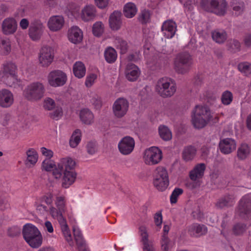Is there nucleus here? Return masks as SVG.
<instances>
[{"label": "nucleus", "instance_id": "1", "mask_svg": "<svg viewBox=\"0 0 251 251\" xmlns=\"http://www.w3.org/2000/svg\"><path fill=\"white\" fill-rule=\"evenodd\" d=\"M213 120L210 108L205 105H198L195 106L191 122L195 128L201 129Z\"/></svg>", "mask_w": 251, "mask_h": 251}, {"label": "nucleus", "instance_id": "2", "mask_svg": "<svg viewBox=\"0 0 251 251\" xmlns=\"http://www.w3.org/2000/svg\"><path fill=\"white\" fill-rule=\"evenodd\" d=\"M22 234L26 242L32 248H38L43 242L42 235L39 229L30 224H25L23 228Z\"/></svg>", "mask_w": 251, "mask_h": 251}, {"label": "nucleus", "instance_id": "3", "mask_svg": "<svg viewBox=\"0 0 251 251\" xmlns=\"http://www.w3.org/2000/svg\"><path fill=\"white\" fill-rule=\"evenodd\" d=\"M156 90L162 98L171 97L176 92V83L171 78L162 77L158 80L156 85Z\"/></svg>", "mask_w": 251, "mask_h": 251}, {"label": "nucleus", "instance_id": "4", "mask_svg": "<svg viewBox=\"0 0 251 251\" xmlns=\"http://www.w3.org/2000/svg\"><path fill=\"white\" fill-rule=\"evenodd\" d=\"M154 186L159 191H165L169 185V179L168 171L165 167H157L153 173Z\"/></svg>", "mask_w": 251, "mask_h": 251}, {"label": "nucleus", "instance_id": "5", "mask_svg": "<svg viewBox=\"0 0 251 251\" xmlns=\"http://www.w3.org/2000/svg\"><path fill=\"white\" fill-rule=\"evenodd\" d=\"M193 64V59L190 54L186 52L179 53L176 56L174 61V68L176 71L181 74H185L190 70Z\"/></svg>", "mask_w": 251, "mask_h": 251}, {"label": "nucleus", "instance_id": "6", "mask_svg": "<svg viewBox=\"0 0 251 251\" xmlns=\"http://www.w3.org/2000/svg\"><path fill=\"white\" fill-rule=\"evenodd\" d=\"M227 2L226 0H201V6L206 11L223 16L226 11Z\"/></svg>", "mask_w": 251, "mask_h": 251}, {"label": "nucleus", "instance_id": "7", "mask_svg": "<svg viewBox=\"0 0 251 251\" xmlns=\"http://www.w3.org/2000/svg\"><path fill=\"white\" fill-rule=\"evenodd\" d=\"M45 92V87L42 83L33 82L25 88L24 91V96L27 100L35 101L43 97Z\"/></svg>", "mask_w": 251, "mask_h": 251}, {"label": "nucleus", "instance_id": "8", "mask_svg": "<svg viewBox=\"0 0 251 251\" xmlns=\"http://www.w3.org/2000/svg\"><path fill=\"white\" fill-rule=\"evenodd\" d=\"M75 165V162L70 158H64L61 159L57 166L52 170V175L55 179H59L61 177L62 174L67 169H74Z\"/></svg>", "mask_w": 251, "mask_h": 251}, {"label": "nucleus", "instance_id": "9", "mask_svg": "<svg viewBox=\"0 0 251 251\" xmlns=\"http://www.w3.org/2000/svg\"><path fill=\"white\" fill-rule=\"evenodd\" d=\"M162 158V151L157 147H152L145 151L144 159L145 163L147 165L157 164L160 162Z\"/></svg>", "mask_w": 251, "mask_h": 251}, {"label": "nucleus", "instance_id": "10", "mask_svg": "<svg viewBox=\"0 0 251 251\" xmlns=\"http://www.w3.org/2000/svg\"><path fill=\"white\" fill-rule=\"evenodd\" d=\"M54 59V50L48 46L41 48L38 54L39 64L44 67H48L52 62Z\"/></svg>", "mask_w": 251, "mask_h": 251}, {"label": "nucleus", "instance_id": "11", "mask_svg": "<svg viewBox=\"0 0 251 251\" xmlns=\"http://www.w3.org/2000/svg\"><path fill=\"white\" fill-rule=\"evenodd\" d=\"M129 106V102L126 99L124 98L117 99L112 106L114 115L117 118L124 117L127 113Z\"/></svg>", "mask_w": 251, "mask_h": 251}, {"label": "nucleus", "instance_id": "12", "mask_svg": "<svg viewBox=\"0 0 251 251\" xmlns=\"http://www.w3.org/2000/svg\"><path fill=\"white\" fill-rule=\"evenodd\" d=\"M48 80L50 86L56 87L64 85L67 81V76L62 71L53 70L49 73Z\"/></svg>", "mask_w": 251, "mask_h": 251}, {"label": "nucleus", "instance_id": "13", "mask_svg": "<svg viewBox=\"0 0 251 251\" xmlns=\"http://www.w3.org/2000/svg\"><path fill=\"white\" fill-rule=\"evenodd\" d=\"M139 234L141 236V242L143 244V251H156L153 242L149 240L147 227L142 226L139 227Z\"/></svg>", "mask_w": 251, "mask_h": 251}, {"label": "nucleus", "instance_id": "14", "mask_svg": "<svg viewBox=\"0 0 251 251\" xmlns=\"http://www.w3.org/2000/svg\"><path fill=\"white\" fill-rule=\"evenodd\" d=\"M134 146V140L130 136L124 137L118 144L119 150L120 152L124 155L130 154L133 151Z\"/></svg>", "mask_w": 251, "mask_h": 251}, {"label": "nucleus", "instance_id": "15", "mask_svg": "<svg viewBox=\"0 0 251 251\" xmlns=\"http://www.w3.org/2000/svg\"><path fill=\"white\" fill-rule=\"evenodd\" d=\"M237 214L243 218L251 212V199L247 196L242 198L237 210Z\"/></svg>", "mask_w": 251, "mask_h": 251}, {"label": "nucleus", "instance_id": "16", "mask_svg": "<svg viewBox=\"0 0 251 251\" xmlns=\"http://www.w3.org/2000/svg\"><path fill=\"white\" fill-rule=\"evenodd\" d=\"M14 95L9 90L2 89L0 91V106L9 108L14 103Z\"/></svg>", "mask_w": 251, "mask_h": 251}, {"label": "nucleus", "instance_id": "17", "mask_svg": "<svg viewBox=\"0 0 251 251\" xmlns=\"http://www.w3.org/2000/svg\"><path fill=\"white\" fill-rule=\"evenodd\" d=\"M219 146L221 152L227 154L235 150L236 144L234 140L227 138L221 140Z\"/></svg>", "mask_w": 251, "mask_h": 251}, {"label": "nucleus", "instance_id": "18", "mask_svg": "<svg viewBox=\"0 0 251 251\" xmlns=\"http://www.w3.org/2000/svg\"><path fill=\"white\" fill-rule=\"evenodd\" d=\"M176 27V24L174 21L168 20L163 23L161 30L166 38H171L175 35Z\"/></svg>", "mask_w": 251, "mask_h": 251}, {"label": "nucleus", "instance_id": "19", "mask_svg": "<svg viewBox=\"0 0 251 251\" xmlns=\"http://www.w3.org/2000/svg\"><path fill=\"white\" fill-rule=\"evenodd\" d=\"M207 232V227L202 224L194 223L188 227V232L192 237H198L205 234Z\"/></svg>", "mask_w": 251, "mask_h": 251}, {"label": "nucleus", "instance_id": "20", "mask_svg": "<svg viewBox=\"0 0 251 251\" xmlns=\"http://www.w3.org/2000/svg\"><path fill=\"white\" fill-rule=\"evenodd\" d=\"M122 13L118 11H114L109 16V24L113 30H119L122 25Z\"/></svg>", "mask_w": 251, "mask_h": 251}, {"label": "nucleus", "instance_id": "21", "mask_svg": "<svg viewBox=\"0 0 251 251\" xmlns=\"http://www.w3.org/2000/svg\"><path fill=\"white\" fill-rule=\"evenodd\" d=\"M68 36L70 41L76 44L82 40L83 33L77 26H73L69 29Z\"/></svg>", "mask_w": 251, "mask_h": 251}, {"label": "nucleus", "instance_id": "22", "mask_svg": "<svg viewBox=\"0 0 251 251\" xmlns=\"http://www.w3.org/2000/svg\"><path fill=\"white\" fill-rule=\"evenodd\" d=\"M96 15L97 10L93 5H86L81 11V17L85 22L94 20Z\"/></svg>", "mask_w": 251, "mask_h": 251}, {"label": "nucleus", "instance_id": "23", "mask_svg": "<svg viewBox=\"0 0 251 251\" xmlns=\"http://www.w3.org/2000/svg\"><path fill=\"white\" fill-rule=\"evenodd\" d=\"M73 169H67L64 172L62 180V186L65 188H69L73 184L76 177V173Z\"/></svg>", "mask_w": 251, "mask_h": 251}, {"label": "nucleus", "instance_id": "24", "mask_svg": "<svg viewBox=\"0 0 251 251\" xmlns=\"http://www.w3.org/2000/svg\"><path fill=\"white\" fill-rule=\"evenodd\" d=\"M17 29V24L13 18H6L2 22V30L5 35L14 33Z\"/></svg>", "mask_w": 251, "mask_h": 251}, {"label": "nucleus", "instance_id": "25", "mask_svg": "<svg viewBox=\"0 0 251 251\" xmlns=\"http://www.w3.org/2000/svg\"><path fill=\"white\" fill-rule=\"evenodd\" d=\"M64 23V20L63 17L53 16L50 18L48 25L50 30L56 31L62 28Z\"/></svg>", "mask_w": 251, "mask_h": 251}, {"label": "nucleus", "instance_id": "26", "mask_svg": "<svg viewBox=\"0 0 251 251\" xmlns=\"http://www.w3.org/2000/svg\"><path fill=\"white\" fill-rule=\"evenodd\" d=\"M43 31V25L40 23L31 24L29 28V36L34 41L40 39Z\"/></svg>", "mask_w": 251, "mask_h": 251}, {"label": "nucleus", "instance_id": "27", "mask_svg": "<svg viewBox=\"0 0 251 251\" xmlns=\"http://www.w3.org/2000/svg\"><path fill=\"white\" fill-rule=\"evenodd\" d=\"M206 167L204 163H200L195 166L194 168L190 171L189 177L192 180L196 181L201 178L204 175Z\"/></svg>", "mask_w": 251, "mask_h": 251}, {"label": "nucleus", "instance_id": "28", "mask_svg": "<svg viewBox=\"0 0 251 251\" xmlns=\"http://www.w3.org/2000/svg\"><path fill=\"white\" fill-rule=\"evenodd\" d=\"M126 78L130 81H134L139 76V69L134 64H127L126 71Z\"/></svg>", "mask_w": 251, "mask_h": 251}, {"label": "nucleus", "instance_id": "29", "mask_svg": "<svg viewBox=\"0 0 251 251\" xmlns=\"http://www.w3.org/2000/svg\"><path fill=\"white\" fill-rule=\"evenodd\" d=\"M79 118L85 125H89L94 122V114L88 108H83L80 111Z\"/></svg>", "mask_w": 251, "mask_h": 251}, {"label": "nucleus", "instance_id": "30", "mask_svg": "<svg viewBox=\"0 0 251 251\" xmlns=\"http://www.w3.org/2000/svg\"><path fill=\"white\" fill-rule=\"evenodd\" d=\"M251 152V149L248 144L242 143L238 147L237 157L239 160H244L248 158Z\"/></svg>", "mask_w": 251, "mask_h": 251}, {"label": "nucleus", "instance_id": "31", "mask_svg": "<svg viewBox=\"0 0 251 251\" xmlns=\"http://www.w3.org/2000/svg\"><path fill=\"white\" fill-rule=\"evenodd\" d=\"M196 152L197 149L194 146H186L182 151V158L186 162L191 161L196 156Z\"/></svg>", "mask_w": 251, "mask_h": 251}, {"label": "nucleus", "instance_id": "32", "mask_svg": "<svg viewBox=\"0 0 251 251\" xmlns=\"http://www.w3.org/2000/svg\"><path fill=\"white\" fill-rule=\"evenodd\" d=\"M234 197L231 195H227L224 196L220 199L216 203L217 207L222 208L225 207H229L233 206L234 203Z\"/></svg>", "mask_w": 251, "mask_h": 251}, {"label": "nucleus", "instance_id": "33", "mask_svg": "<svg viewBox=\"0 0 251 251\" xmlns=\"http://www.w3.org/2000/svg\"><path fill=\"white\" fill-rule=\"evenodd\" d=\"M74 235L77 248L80 251H86V243L79 229L73 228Z\"/></svg>", "mask_w": 251, "mask_h": 251}, {"label": "nucleus", "instance_id": "34", "mask_svg": "<svg viewBox=\"0 0 251 251\" xmlns=\"http://www.w3.org/2000/svg\"><path fill=\"white\" fill-rule=\"evenodd\" d=\"M213 40L218 44L224 43L227 38L226 32L224 30L215 29L211 32Z\"/></svg>", "mask_w": 251, "mask_h": 251}, {"label": "nucleus", "instance_id": "35", "mask_svg": "<svg viewBox=\"0 0 251 251\" xmlns=\"http://www.w3.org/2000/svg\"><path fill=\"white\" fill-rule=\"evenodd\" d=\"M248 229L247 225L244 223L238 222L232 227L231 233L235 236H243Z\"/></svg>", "mask_w": 251, "mask_h": 251}, {"label": "nucleus", "instance_id": "36", "mask_svg": "<svg viewBox=\"0 0 251 251\" xmlns=\"http://www.w3.org/2000/svg\"><path fill=\"white\" fill-rule=\"evenodd\" d=\"M1 79L7 86L9 87H16L19 85L21 82L18 79L17 74L9 75L6 76H1Z\"/></svg>", "mask_w": 251, "mask_h": 251}, {"label": "nucleus", "instance_id": "37", "mask_svg": "<svg viewBox=\"0 0 251 251\" xmlns=\"http://www.w3.org/2000/svg\"><path fill=\"white\" fill-rule=\"evenodd\" d=\"M60 221H61L59 224L64 237L67 241L69 243L70 245L73 246V242L72 241L71 232L69 230L66 219H62V220L60 219Z\"/></svg>", "mask_w": 251, "mask_h": 251}, {"label": "nucleus", "instance_id": "38", "mask_svg": "<svg viewBox=\"0 0 251 251\" xmlns=\"http://www.w3.org/2000/svg\"><path fill=\"white\" fill-rule=\"evenodd\" d=\"M73 70L75 76L78 78H82L86 74L85 66L81 61H77L74 64Z\"/></svg>", "mask_w": 251, "mask_h": 251}, {"label": "nucleus", "instance_id": "39", "mask_svg": "<svg viewBox=\"0 0 251 251\" xmlns=\"http://www.w3.org/2000/svg\"><path fill=\"white\" fill-rule=\"evenodd\" d=\"M17 68L16 65L13 63H6L3 65L0 75L1 76H6L17 74Z\"/></svg>", "mask_w": 251, "mask_h": 251}, {"label": "nucleus", "instance_id": "40", "mask_svg": "<svg viewBox=\"0 0 251 251\" xmlns=\"http://www.w3.org/2000/svg\"><path fill=\"white\" fill-rule=\"evenodd\" d=\"M137 8L132 2L127 3L124 7V14L127 18L133 17L137 13Z\"/></svg>", "mask_w": 251, "mask_h": 251}, {"label": "nucleus", "instance_id": "41", "mask_svg": "<svg viewBox=\"0 0 251 251\" xmlns=\"http://www.w3.org/2000/svg\"><path fill=\"white\" fill-rule=\"evenodd\" d=\"M104 55L105 60L109 63L115 62L117 57L116 51L112 47H108L105 50Z\"/></svg>", "mask_w": 251, "mask_h": 251}, {"label": "nucleus", "instance_id": "42", "mask_svg": "<svg viewBox=\"0 0 251 251\" xmlns=\"http://www.w3.org/2000/svg\"><path fill=\"white\" fill-rule=\"evenodd\" d=\"M81 132L79 129H75L69 141L70 145L72 148H75L81 140Z\"/></svg>", "mask_w": 251, "mask_h": 251}, {"label": "nucleus", "instance_id": "43", "mask_svg": "<svg viewBox=\"0 0 251 251\" xmlns=\"http://www.w3.org/2000/svg\"><path fill=\"white\" fill-rule=\"evenodd\" d=\"M151 13L149 10H141L138 16V21L142 25H146L151 22Z\"/></svg>", "mask_w": 251, "mask_h": 251}, {"label": "nucleus", "instance_id": "44", "mask_svg": "<svg viewBox=\"0 0 251 251\" xmlns=\"http://www.w3.org/2000/svg\"><path fill=\"white\" fill-rule=\"evenodd\" d=\"M114 43L117 49L121 50V53H125L126 52L128 45L126 41L119 37H117L115 39Z\"/></svg>", "mask_w": 251, "mask_h": 251}, {"label": "nucleus", "instance_id": "45", "mask_svg": "<svg viewBox=\"0 0 251 251\" xmlns=\"http://www.w3.org/2000/svg\"><path fill=\"white\" fill-rule=\"evenodd\" d=\"M55 204L60 212H65L66 207L65 197L63 195L57 196L55 198Z\"/></svg>", "mask_w": 251, "mask_h": 251}, {"label": "nucleus", "instance_id": "46", "mask_svg": "<svg viewBox=\"0 0 251 251\" xmlns=\"http://www.w3.org/2000/svg\"><path fill=\"white\" fill-rule=\"evenodd\" d=\"M159 133L160 137L165 141H169L172 139V132L166 126H160Z\"/></svg>", "mask_w": 251, "mask_h": 251}, {"label": "nucleus", "instance_id": "47", "mask_svg": "<svg viewBox=\"0 0 251 251\" xmlns=\"http://www.w3.org/2000/svg\"><path fill=\"white\" fill-rule=\"evenodd\" d=\"M93 34L97 37H100L104 31V25L101 22H97L93 26Z\"/></svg>", "mask_w": 251, "mask_h": 251}, {"label": "nucleus", "instance_id": "48", "mask_svg": "<svg viewBox=\"0 0 251 251\" xmlns=\"http://www.w3.org/2000/svg\"><path fill=\"white\" fill-rule=\"evenodd\" d=\"M27 160L31 164L34 165L38 160V154L33 149H30L26 151Z\"/></svg>", "mask_w": 251, "mask_h": 251}, {"label": "nucleus", "instance_id": "49", "mask_svg": "<svg viewBox=\"0 0 251 251\" xmlns=\"http://www.w3.org/2000/svg\"><path fill=\"white\" fill-rule=\"evenodd\" d=\"M233 100L232 93L228 90L224 91L221 96L222 103L226 105L230 104Z\"/></svg>", "mask_w": 251, "mask_h": 251}, {"label": "nucleus", "instance_id": "50", "mask_svg": "<svg viewBox=\"0 0 251 251\" xmlns=\"http://www.w3.org/2000/svg\"><path fill=\"white\" fill-rule=\"evenodd\" d=\"M238 69L240 72L246 75L251 74V64L245 62L238 64Z\"/></svg>", "mask_w": 251, "mask_h": 251}, {"label": "nucleus", "instance_id": "51", "mask_svg": "<svg viewBox=\"0 0 251 251\" xmlns=\"http://www.w3.org/2000/svg\"><path fill=\"white\" fill-rule=\"evenodd\" d=\"M52 112L49 113V117L54 120H58L63 115L62 108L60 106H57Z\"/></svg>", "mask_w": 251, "mask_h": 251}, {"label": "nucleus", "instance_id": "52", "mask_svg": "<svg viewBox=\"0 0 251 251\" xmlns=\"http://www.w3.org/2000/svg\"><path fill=\"white\" fill-rule=\"evenodd\" d=\"M57 106L54 100L50 98H46L43 101V107L46 110H53Z\"/></svg>", "mask_w": 251, "mask_h": 251}, {"label": "nucleus", "instance_id": "53", "mask_svg": "<svg viewBox=\"0 0 251 251\" xmlns=\"http://www.w3.org/2000/svg\"><path fill=\"white\" fill-rule=\"evenodd\" d=\"M232 7L236 14L239 15L244 10V3L242 1H238L237 0H235L232 2Z\"/></svg>", "mask_w": 251, "mask_h": 251}, {"label": "nucleus", "instance_id": "54", "mask_svg": "<svg viewBox=\"0 0 251 251\" xmlns=\"http://www.w3.org/2000/svg\"><path fill=\"white\" fill-rule=\"evenodd\" d=\"M55 167V163L53 161L49 159H45L42 164V169L50 172L52 171L53 169Z\"/></svg>", "mask_w": 251, "mask_h": 251}, {"label": "nucleus", "instance_id": "55", "mask_svg": "<svg viewBox=\"0 0 251 251\" xmlns=\"http://www.w3.org/2000/svg\"><path fill=\"white\" fill-rule=\"evenodd\" d=\"M183 192V190L181 188H176L173 191L170 197V202L174 204L176 203L177 198L181 195Z\"/></svg>", "mask_w": 251, "mask_h": 251}, {"label": "nucleus", "instance_id": "56", "mask_svg": "<svg viewBox=\"0 0 251 251\" xmlns=\"http://www.w3.org/2000/svg\"><path fill=\"white\" fill-rule=\"evenodd\" d=\"M50 213L53 218H56L59 222L60 223V220L62 219H65L62 215L63 212H60V211L57 208L51 206L50 208Z\"/></svg>", "mask_w": 251, "mask_h": 251}, {"label": "nucleus", "instance_id": "57", "mask_svg": "<svg viewBox=\"0 0 251 251\" xmlns=\"http://www.w3.org/2000/svg\"><path fill=\"white\" fill-rule=\"evenodd\" d=\"M229 47L231 51L235 52L240 50L241 44L238 40L233 39L229 43Z\"/></svg>", "mask_w": 251, "mask_h": 251}, {"label": "nucleus", "instance_id": "58", "mask_svg": "<svg viewBox=\"0 0 251 251\" xmlns=\"http://www.w3.org/2000/svg\"><path fill=\"white\" fill-rule=\"evenodd\" d=\"M21 234V228L17 226H13L8 228L7 231L8 236L14 237L19 236Z\"/></svg>", "mask_w": 251, "mask_h": 251}, {"label": "nucleus", "instance_id": "59", "mask_svg": "<svg viewBox=\"0 0 251 251\" xmlns=\"http://www.w3.org/2000/svg\"><path fill=\"white\" fill-rule=\"evenodd\" d=\"M90 101L96 109L100 108L102 105L100 98L96 95H95L92 97Z\"/></svg>", "mask_w": 251, "mask_h": 251}, {"label": "nucleus", "instance_id": "60", "mask_svg": "<svg viewBox=\"0 0 251 251\" xmlns=\"http://www.w3.org/2000/svg\"><path fill=\"white\" fill-rule=\"evenodd\" d=\"M170 240L167 236L162 235L161 241L162 251H168Z\"/></svg>", "mask_w": 251, "mask_h": 251}, {"label": "nucleus", "instance_id": "61", "mask_svg": "<svg viewBox=\"0 0 251 251\" xmlns=\"http://www.w3.org/2000/svg\"><path fill=\"white\" fill-rule=\"evenodd\" d=\"M87 152L90 154H94L97 151V145L95 142H89L87 145Z\"/></svg>", "mask_w": 251, "mask_h": 251}, {"label": "nucleus", "instance_id": "62", "mask_svg": "<svg viewBox=\"0 0 251 251\" xmlns=\"http://www.w3.org/2000/svg\"><path fill=\"white\" fill-rule=\"evenodd\" d=\"M96 78L97 75L94 74H91L86 77L85 82V85L87 87H91Z\"/></svg>", "mask_w": 251, "mask_h": 251}, {"label": "nucleus", "instance_id": "63", "mask_svg": "<svg viewBox=\"0 0 251 251\" xmlns=\"http://www.w3.org/2000/svg\"><path fill=\"white\" fill-rule=\"evenodd\" d=\"M67 9L72 13L77 12L79 10V6L75 2H70L67 6Z\"/></svg>", "mask_w": 251, "mask_h": 251}, {"label": "nucleus", "instance_id": "64", "mask_svg": "<svg viewBox=\"0 0 251 251\" xmlns=\"http://www.w3.org/2000/svg\"><path fill=\"white\" fill-rule=\"evenodd\" d=\"M95 3L100 9H104L108 4V0H94Z\"/></svg>", "mask_w": 251, "mask_h": 251}]
</instances>
